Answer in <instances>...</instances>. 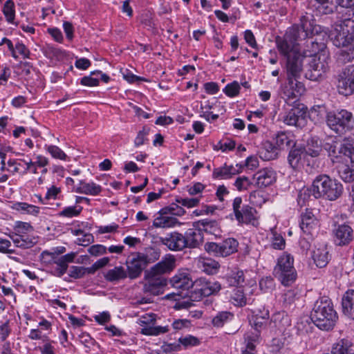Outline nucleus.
I'll return each mask as SVG.
<instances>
[{
    "label": "nucleus",
    "instance_id": "f257e3e1",
    "mask_svg": "<svg viewBox=\"0 0 354 354\" xmlns=\"http://www.w3.org/2000/svg\"><path fill=\"white\" fill-rule=\"evenodd\" d=\"M312 15H304L300 18L299 24L292 26L291 34L294 41L286 37H277L276 44L280 54L286 59L287 82L283 87V94L289 99L297 98L305 91L301 82L303 61L306 57L322 56L328 59L329 53L322 35V27L314 24Z\"/></svg>",
    "mask_w": 354,
    "mask_h": 354
},
{
    "label": "nucleus",
    "instance_id": "f03ea898",
    "mask_svg": "<svg viewBox=\"0 0 354 354\" xmlns=\"http://www.w3.org/2000/svg\"><path fill=\"white\" fill-rule=\"evenodd\" d=\"M310 319L320 330L326 331L332 330L338 319L332 301L327 297L318 299L311 311Z\"/></svg>",
    "mask_w": 354,
    "mask_h": 354
},
{
    "label": "nucleus",
    "instance_id": "7ed1b4c3",
    "mask_svg": "<svg viewBox=\"0 0 354 354\" xmlns=\"http://www.w3.org/2000/svg\"><path fill=\"white\" fill-rule=\"evenodd\" d=\"M343 190L341 183L328 175L320 174L313 180L309 192L315 198H324L333 201L341 196Z\"/></svg>",
    "mask_w": 354,
    "mask_h": 354
},
{
    "label": "nucleus",
    "instance_id": "20e7f679",
    "mask_svg": "<svg viewBox=\"0 0 354 354\" xmlns=\"http://www.w3.org/2000/svg\"><path fill=\"white\" fill-rule=\"evenodd\" d=\"M327 126L339 136H342L354 129V116L346 109L329 111L326 113Z\"/></svg>",
    "mask_w": 354,
    "mask_h": 354
},
{
    "label": "nucleus",
    "instance_id": "39448f33",
    "mask_svg": "<svg viewBox=\"0 0 354 354\" xmlns=\"http://www.w3.org/2000/svg\"><path fill=\"white\" fill-rule=\"evenodd\" d=\"M274 277L284 286H290L297 278V273L294 267V258L288 253H283L278 259L273 270Z\"/></svg>",
    "mask_w": 354,
    "mask_h": 354
},
{
    "label": "nucleus",
    "instance_id": "423d86ee",
    "mask_svg": "<svg viewBox=\"0 0 354 354\" xmlns=\"http://www.w3.org/2000/svg\"><path fill=\"white\" fill-rule=\"evenodd\" d=\"M330 37L337 47L354 44V20L350 17H342L331 30Z\"/></svg>",
    "mask_w": 354,
    "mask_h": 354
},
{
    "label": "nucleus",
    "instance_id": "0eeeda50",
    "mask_svg": "<svg viewBox=\"0 0 354 354\" xmlns=\"http://www.w3.org/2000/svg\"><path fill=\"white\" fill-rule=\"evenodd\" d=\"M274 145L270 142L265 144L266 151H262L261 156L262 158L269 160L274 159L277 155V149H284L285 147L295 146L294 136L290 132L281 131L278 132L274 138Z\"/></svg>",
    "mask_w": 354,
    "mask_h": 354
},
{
    "label": "nucleus",
    "instance_id": "6e6552de",
    "mask_svg": "<svg viewBox=\"0 0 354 354\" xmlns=\"http://www.w3.org/2000/svg\"><path fill=\"white\" fill-rule=\"evenodd\" d=\"M232 210L239 224H251L254 226L257 225L255 208L248 204H243L241 197H236L234 199Z\"/></svg>",
    "mask_w": 354,
    "mask_h": 354
},
{
    "label": "nucleus",
    "instance_id": "1a4fd4ad",
    "mask_svg": "<svg viewBox=\"0 0 354 354\" xmlns=\"http://www.w3.org/2000/svg\"><path fill=\"white\" fill-rule=\"evenodd\" d=\"M239 242L234 238H227L220 243L207 242L205 250L214 257H226L237 252Z\"/></svg>",
    "mask_w": 354,
    "mask_h": 354
},
{
    "label": "nucleus",
    "instance_id": "9d476101",
    "mask_svg": "<svg viewBox=\"0 0 354 354\" xmlns=\"http://www.w3.org/2000/svg\"><path fill=\"white\" fill-rule=\"evenodd\" d=\"M221 289V283L215 280L198 278L194 281L192 292L196 295V298L208 297L218 293Z\"/></svg>",
    "mask_w": 354,
    "mask_h": 354
},
{
    "label": "nucleus",
    "instance_id": "9b49d317",
    "mask_svg": "<svg viewBox=\"0 0 354 354\" xmlns=\"http://www.w3.org/2000/svg\"><path fill=\"white\" fill-rule=\"evenodd\" d=\"M337 88L339 93L350 95L354 93V64L344 68L338 75Z\"/></svg>",
    "mask_w": 354,
    "mask_h": 354
},
{
    "label": "nucleus",
    "instance_id": "f8f14e48",
    "mask_svg": "<svg viewBox=\"0 0 354 354\" xmlns=\"http://www.w3.org/2000/svg\"><path fill=\"white\" fill-rule=\"evenodd\" d=\"M328 59H322V56L310 57L308 62V70L305 77L313 81H317L328 69Z\"/></svg>",
    "mask_w": 354,
    "mask_h": 354
},
{
    "label": "nucleus",
    "instance_id": "ddd939ff",
    "mask_svg": "<svg viewBox=\"0 0 354 354\" xmlns=\"http://www.w3.org/2000/svg\"><path fill=\"white\" fill-rule=\"evenodd\" d=\"M333 234L335 243L339 246L348 245L354 239V230L346 223L335 225Z\"/></svg>",
    "mask_w": 354,
    "mask_h": 354
},
{
    "label": "nucleus",
    "instance_id": "4468645a",
    "mask_svg": "<svg viewBox=\"0 0 354 354\" xmlns=\"http://www.w3.org/2000/svg\"><path fill=\"white\" fill-rule=\"evenodd\" d=\"M175 266L176 260L172 255H169V257L162 259L149 270H146L145 274L146 276L164 277L163 274L172 271Z\"/></svg>",
    "mask_w": 354,
    "mask_h": 354
},
{
    "label": "nucleus",
    "instance_id": "2eb2a0df",
    "mask_svg": "<svg viewBox=\"0 0 354 354\" xmlns=\"http://www.w3.org/2000/svg\"><path fill=\"white\" fill-rule=\"evenodd\" d=\"M145 278L147 280L143 287L145 292L153 295H159L163 293L164 288L167 285V280L165 277L146 276L145 274Z\"/></svg>",
    "mask_w": 354,
    "mask_h": 354
},
{
    "label": "nucleus",
    "instance_id": "dca6fc26",
    "mask_svg": "<svg viewBox=\"0 0 354 354\" xmlns=\"http://www.w3.org/2000/svg\"><path fill=\"white\" fill-rule=\"evenodd\" d=\"M160 241L172 251H182L185 248L184 236L178 232H173L167 234L165 237H160Z\"/></svg>",
    "mask_w": 354,
    "mask_h": 354
},
{
    "label": "nucleus",
    "instance_id": "f3484780",
    "mask_svg": "<svg viewBox=\"0 0 354 354\" xmlns=\"http://www.w3.org/2000/svg\"><path fill=\"white\" fill-rule=\"evenodd\" d=\"M183 235L184 236L185 248H199L204 241L203 233L197 227L188 229Z\"/></svg>",
    "mask_w": 354,
    "mask_h": 354
},
{
    "label": "nucleus",
    "instance_id": "a211bd4d",
    "mask_svg": "<svg viewBox=\"0 0 354 354\" xmlns=\"http://www.w3.org/2000/svg\"><path fill=\"white\" fill-rule=\"evenodd\" d=\"M126 264L127 275L131 279L139 277L142 270L147 266L145 259L142 257H138V254L135 257L127 260Z\"/></svg>",
    "mask_w": 354,
    "mask_h": 354
},
{
    "label": "nucleus",
    "instance_id": "6ab92c4d",
    "mask_svg": "<svg viewBox=\"0 0 354 354\" xmlns=\"http://www.w3.org/2000/svg\"><path fill=\"white\" fill-rule=\"evenodd\" d=\"M306 109L293 107L283 116V121L290 126L299 127L305 120Z\"/></svg>",
    "mask_w": 354,
    "mask_h": 354
},
{
    "label": "nucleus",
    "instance_id": "aec40b11",
    "mask_svg": "<svg viewBox=\"0 0 354 354\" xmlns=\"http://www.w3.org/2000/svg\"><path fill=\"white\" fill-rule=\"evenodd\" d=\"M254 178L259 188L266 187L272 185L277 180V174L271 168H265L257 171Z\"/></svg>",
    "mask_w": 354,
    "mask_h": 354
},
{
    "label": "nucleus",
    "instance_id": "412c9836",
    "mask_svg": "<svg viewBox=\"0 0 354 354\" xmlns=\"http://www.w3.org/2000/svg\"><path fill=\"white\" fill-rule=\"evenodd\" d=\"M345 144L342 143L338 147V142L335 140H332L331 142H326L323 145V148L327 151L328 156L334 161V159L339 158H344L350 160V156L348 153H344L343 148Z\"/></svg>",
    "mask_w": 354,
    "mask_h": 354
},
{
    "label": "nucleus",
    "instance_id": "4be33fe9",
    "mask_svg": "<svg viewBox=\"0 0 354 354\" xmlns=\"http://www.w3.org/2000/svg\"><path fill=\"white\" fill-rule=\"evenodd\" d=\"M243 166L240 165L239 169H236L233 165H224L223 167L214 168L212 172V177L215 179H229L233 176L236 175L241 172Z\"/></svg>",
    "mask_w": 354,
    "mask_h": 354
},
{
    "label": "nucleus",
    "instance_id": "5701e85b",
    "mask_svg": "<svg viewBox=\"0 0 354 354\" xmlns=\"http://www.w3.org/2000/svg\"><path fill=\"white\" fill-rule=\"evenodd\" d=\"M318 224V221L311 211L306 210L301 216L300 227L304 233L311 234Z\"/></svg>",
    "mask_w": 354,
    "mask_h": 354
},
{
    "label": "nucleus",
    "instance_id": "b1692460",
    "mask_svg": "<svg viewBox=\"0 0 354 354\" xmlns=\"http://www.w3.org/2000/svg\"><path fill=\"white\" fill-rule=\"evenodd\" d=\"M171 286L176 289L188 290L192 288L193 290L194 281H193L187 273H178L174 275L171 279Z\"/></svg>",
    "mask_w": 354,
    "mask_h": 354
},
{
    "label": "nucleus",
    "instance_id": "393cba45",
    "mask_svg": "<svg viewBox=\"0 0 354 354\" xmlns=\"http://www.w3.org/2000/svg\"><path fill=\"white\" fill-rule=\"evenodd\" d=\"M193 226L198 227L202 233L205 232L216 236L221 232L219 224L216 220L202 219L194 222Z\"/></svg>",
    "mask_w": 354,
    "mask_h": 354
},
{
    "label": "nucleus",
    "instance_id": "a878e982",
    "mask_svg": "<svg viewBox=\"0 0 354 354\" xmlns=\"http://www.w3.org/2000/svg\"><path fill=\"white\" fill-rule=\"evenodd\" d=\"M12 241L16 247L21 249H29L35 245L37 242V237L29 235L24 234L23 236H17L13 235Z\"/></svg>",
    "mask_w": 354,
    "mask_h": 354
},
{
    "label": "nucleus",
    "instance_id": "bb28decb",
    "mask_svg": "<svg viewBox=\"0 0 354 354\" xmlns=\"http://www.w3.org/2000/svg\"><path fill=\"white\" fill-rule=\"evenodd\" d=\"M342 310L349 318L354 319V290H348L342 301Z\"/></svg>",
    "mask_w": 354,
    "mask_h": 354
},
{
    "label": "nucleus",
    "instance_id": "cd10ccee",
    "mask_svg": "<svg viewBox=\"0 0 354 354\" xmlns=\"http://www.w3.org/2000/svg\"><path fill=\"white\" fill-rule=\"evenodd\" d=\"M75 192L80 194L97 196L102 192V187L93 182L86 183L84 180H80L79 185L75 189Z\"/></svg>",
    "mask_w": 354,
    "mask_h": 354
},
{
    "label": "nucleus",
    "instance_id": "c85d7f7f",
    "mask_svg": "<svg viewBox=\"0 0 354 354\" xmlns=\"http://www.w3.org/2000/svg\"><path fill=\"white\" fill-rule=\"evenodd\" d=\"M312 257L319 268H324L328 263L329 254L326 246H322L313 250Z\"/></svg>",
    "mask_w": 354,
    "mask_h": 354
},
{
    "label": "nucleus",
    "instance_id": "c756f323",
    "mask_svg": "<svg viewBox=\"0 0 354 354\" xmlns=\"http://www.w3.org/2000/svg\"><path fill=\"white\" fill-rule=\"evenodd\" d=\"M127 277V270L122 266H115L113 269L109 270L104 274L105 279L112 283L125 279Z\"/></svg>",
    "mask_w": 354,
    "mask_h": 354
},
{
    "label": "nucleus",
    "instance_id": "7c9ffc66",
    "mask_svg": "<svg viewBox=\"0 0 354 354\" xmlns=\"http://www.w3.org/2000/svg\"><path fill=\"white\" fill-rule=\"evenodd\" d=\"M342 48L337 53V60L339 63L345 64L354 59V44H348Z\"/></svg>",
    "mask_w": 354,
    "mask_h": 354
},
{
    "label": "nucleus",
    "instance_id": "2f4dec72",
    "mask_svg": "<svg viewBox=\"0 0 354 354\" xmlns=\"http://www.w3.org/2000/svg\"><path fill=\"white\" fill-rule=\"evenodd\" d=\"M306 153L311 157L315 158L319 156L322 151L321 142L317 137H312L307 141L304 149Z\"/></svg>",
    "mask_w": 354,
    "mask_h": 354
},
{
    "label": "nucleus",
    "instance_id": "473e14b6",
    "mask_svg": "<svg viewBox=\"0 0 354 354\" xmlns=\"http://www.w3.org/2000/svg\"><path fill=\"white\" fill-rule=\"evenodd\" d=\"M271 322L279 330H283L290 325L289 316L284 311H279L274 313L271 318Z\"/></svg>",
    "mask_w": 354,
    "mask_h": 354
},
{
    "label": "nucleus",
    "instance_id": "72a5a7b5",
    "mask_svg": "<svg viewBox=\"0 0 354 354\" xmlns=\"http://www.w3.org/2000/svg\"><path fill=\"white\" fill-rule=\"evenodd\" d=\"M32 231L33 227L30 223L22 221H16L13 227V231L8 234V236L12 240L13 235L17 236H21L24 234H27Z\"/></svg>",
    "mask_w": 354,
    "mask_h": 354
},
{
    "label": "nucleus",
    "instance_id": "f704fd0d",
    "mask_svg": "<svg viewBox=\"0 0 354 354\" xmlns=\"http://www.w3.org/2000/svg\"><path fill=\"white\" fill-rule=\"evenodd\" d=\"M230 301L234 306L238 307H243L248 304V299L242 287H237L232 290Z\"/></svg>",
    "mask_w": 354,
    "mask_h": 354
},
{
    "label": "nucleus",
    "instance_id": "c9c22d12",
    "mask_svg": "<svg viewBox=\"0 0 354 354\" xmlns=\"http://www.w3.org/2000/svg\"><path fill=\"white\" fill-rule=\"evenodd\" d=\"M260 333L258 330L248 331L244 335L245 350L254 351L256 344L259 342Z\"/></svg>",
    "mask_w": 354,
    "mask_h": 354
},
{
    "label": "nucleus",
    "instance_id": "e433bc0d",
    "mask_svg": "<svg viewBox=\"0 0 354 354\" xmlns=\"http://www.w3.org/2000/svg\"><path fill=\"white\" fill-rule=\"evenodd\" d=\"M234 317V315L228 311H221L216 313L212 319V324L214 327L220 328L224 326L225 323L230 322Z\"/></svg>",
    "mask_w": 354,
    "mask_h": 354
},
{
    "label": "nucleus",
    "instance_id": "4c0bfd02",
    "mask_svg": "<svg viewBox=\"0 0 354 354\" xmlns=\"http://www.w3.org/2000/svg\"><path fill=\"white\" fill-rule=\"evenodd\" d=\"M339 11V14H342V17H354V0H338Z\"/></svg>",
    "mask_w": 354,
    "mask_h": 354
},
{
    "label": "nucleus",
    "instance_id": "58836bf2",
    "mask_svg": "<svg viewBox=\"0 0 354 354\" xmlns=\"http://www.w3.org/2000/svg\"><path fill=\"white\" fill-rule=\"evenodd\" d=\"M227 279L230 286H238L245 281L243 271L234 268L228 274Z\"/></svg>",
    "mask_w": 354,
    "mask_h": 354
},
{
    "label": "nucleus",
    "instance_id": "ea45409f",
    "mask_svg": "<svg viewBox=\"0 0 354 354\" xmlns=\"http://www.w3.org/2000/svg\"><path fill=\"white\" fill-rule=\"evenodd\" d=\"M304 149L302 148H292L290 149L288 161L290 167L296 169L299 167Z\"/></svg>",
    "mask_w": 354,
    "mask_h": 354
},
{
    "label": "nucleus",
    "instance_id": "a19ab883",
    "mask_svg": "<svg viewBox=\"0 0 354 354\" xmlns=\"http://www.w3.org/2000/svg\"><path fill=\"white\" fill-rule=\"evenodd\" d=\"M46 261L56 265L52 268L51 273L57 277H62L66 272L68 268V266L59 258L55 259V260H47Z\"/></svg>",
    "mask_w": 354,
    "mask_h": 354
},
{
    "label": "nucleus",
    "instance_id": "79ce46f5",
    "mask_svg": "<svg viewBox=\"0 0 354 354\" xmlns=\"http://www.w3.org/2000/svg\"><path fill=\"white\" fill-rule=\"evenodd\" d=\"M176 223L177 219L174 217L160 216L154 219L153 226L165 228L174 227Z\"/></svg>",
    "mask_w": 354,
    "mask_h": 354
},
{
    "label": "nucleus",
    "instance_id": "37998d69",
    "mask_svg": "<svg viewBox=\"0 0 354 354\" xmlns=\"http://www.w3.org/2000/svg\"><path fill=\"white\" fill-rule=\"evenodd\" d=\"M201 268L203 272L208 274H214L218 272L220 268L218 262L212 259H207L201 262Z\"/></svg>",
    "mask_w": 354,
    "mask_h": 354
},
{
    "label": "nucleus",
    "instance_id": "c03bdc74",
    "mask_svg": "<svg viewBox=\"0 0 354 354\" xmlns=\"http://www.w3.org/2000/svg\"><path fill=\"white\" fill-rule=\"evenodd\" d=\"M86 274H91L90 269L83 266H73L70 268L68 276L75 279L83 278Z\"/></svg>",
    "mask_w": 354,
    "mask_h": 354
},
{
    "label": "nucleus",
    "instance_id": "a18cd8bd",
    "mask_svg": "<svg viewBox=\"0 0 354 354\" xmlns=\"http://www.w3.org/2000/svg\"><path fill=\"white\" fill-rule=\"evenodd\" d=\"M15 208L18 211L37 216L39 213V207L27 203H17L15 204Z\"/></svg>",
    "mask_w": 354,
    "mask_h": 354
},
{
    "label": "nucleus",
    "instance_id": "49530a36",
    "mask_svg": "<svg viewBox=\"0 0 354 354\" xmlns=\"http://www.w3.org/2000/svg\"><path fill=\"white\" fill-rule=\"evenodd\" d=\"M3 13L9 23H12L15 19V3L12 0H7L3 8Z\"/></svg>",
    "mask_w": 354,
    "mask_h": 354
},
{
    "label": "nucleus",
    "instance_id": "de8ad7c7",
    "mask_svg": "<svg viewBox=\"0 0 354 354\" xmlns=\"http://www.w3.org/2000/svg\"><path fill=\"white\" fill-rule=\"evenodd\" d=\"M160 256V250L153 248H147L145 254L138 253V257H142L145 259L147 261V265L158 259Z\"/></svg>",
    "mask_w": 354,
    "mask_h": 354
},
{
    "label": "nucleus",
    "instance_id": "09e8293b",
    "mask_svg": "<svg viewBox=\"0 0 354 354\" xmlns=\"http://www.w3.org/2000/svg\"><path fill=\"white\" fill-rule=\"evenodd\" d=\"M159 213L162 215L169 213L174 216H181L185 214V210L176 203H171L169 206L161 209Z\"/></svg>",
    "mask_w": 354,
    "mask_h": 354
},
{
    "label": "nucleus",
    "instance_id": "8fccbe9b",
    "mask_svg": "<svg viewBox=\"0 0 354 354\" xmlns=\"http://www.w3.org/2000/svg\"><path fill=\"white\" fill-rule=\"evenodd\" d=\"M169 330V326H155L154 325L152 327H148L147 328H141V334L145 335H158L160 334L166 333Z\"/></svg>",
    "mask_w": 354,
    "mask_h": 354
},
{
    "label": "nucleus",
    "instance_id": "3c124183",
    "mask_svg": "<svg viewBox=\"0 0 354 354\" xmlns=\"http://www.w3.org/2000/svg\"><path fill=\"white\" fill-rule=\"evenodd\" d=\"M53 251L50 252L48 250H44L41 252V256L44 261H46V258L48 260H55V259H58V255L62 254L66 252V248L63 246L57 247L53 249Z\"/></svg>",
    "mask_w": 354,
    "mask_h": 354
},
{
    "label": "nucleus",
    "instance_id": "603ef678",
    "mask_svg": "<svg viewBox=\"0 0 354 354\" xmlns=\"http://www.w3.org/2000/svg\"><path fill=\"white\" fill-rule=\"evenodd\" d=\"M345 147L343 148L344 153L350 156V161L354 163V132L344 140Z\"/></svg>",
    "mask_w": 354,
    "mask_h": 354
},
{
    "label": "nucleus",
    "instance_id": "864d4df0",
    "mask_svg": "<svg viewBox=\"0 0 354 354\" xmlns=\"http://www.w3.org/2000/svg\"><path fill=\"white\" fill-rule=\"evenodd\" d=\"M338 173L340 178L345 183L354 182V169H351L348 165L341 167Z\"/></svg>",
    "mask_w": 354,
    "mask_h": 354
},
{
    "label": "nucleus",
    "instance_id": "5fc2aeb1",
    "mask_svg": "<svg viewBox=\"0 0 354 354\" xmlns=\"http://www.w3.org/2000/svg\"><path fill=\"white\" fill-rule=\"evenodd\" d=\"M241 89L240 84L238 82L234 81L227 84L223 89V92L230 97H234L239 94Z\"/></svg>",
    "mask_w": 354,
    "mask_h": 354
},
{
    "label": "nucleus",
    "instance_id": "6e6d98bb",
    "mask_svg": "<svg viewBox=\"0 0 354 354\" xmlns=\"http://www.w3.org/2000/svg\"><path fill=\"white\" fill-rule=\"evenodd\" d=\"M259 283L260 289L265 292H271L275 286L274 281L271 277H263Z\"/></svg>",
    "mask_w": 354,
    "mask_h": 354
},
{
    "label": "nucleus",
    "instance_id": "4d7b16f0",
    "mask_svg": "<svg viewBox=\"0 0 354 354\" xmlns=\"http://www.w3.org/2000/svg\"><path fill=\"white\" fill-rule=\"evenodd\" d=\"M156 318L154 314H145L141 316L137 323L142 326V328H147L148 327H152L155 324Z\"/></svg>",
    "mask_w": 354,
    "mask_h": 354
},
{
    "label": "nucleus",
    "instance_id": "13d9d810",
    "mask_svg": "<svg viewBox=\"0 0 354 354\" xmlns=\"http://www.w3.org/2000/svg\"><path fill=\"white\" fill-rule=\"evenodd\" d=\"M82 209V207H77V206H69L64 208L58 213V215L62 217L72 218L73 216H78Z\"/></svg>",
    "mask_w": 354,
    "mask_h": 354
},
{
    "label": "nucleus",
    "instance_id": "bf43d9fd",
    "mask_svg": "<svg viewBox=\"0 0 354 354\" xmlns=\"http://www.w3.org/2000/svg\"><path fill=\"white\" fill-rule=\"evenodd\" d=\"M272 246L276 250H283L285 248L286 242L283 236L272 230Z\"/></svg>",
    "mask_w": 354,
    "mask_h": 354
},
{
    "label": "nucleus",
    "instance_id": "052dcab7",
    "mask_svg": "<svg viewBox=\"0 0 354 354\" xmlns=\"http://www.w3.org/2000/svg\"><path fill=\"white\" fill-rule=\"evenodd\" d=\"M149 128L143 127L142 130L139 131L137 136L134 140V145L136 147H140L145 144V141L147 140V136L149 133Z\"/></svg>",
    "mask_w": 354,
    "mask_h": 354
},
{
    "label": "nucleus",
    "instance_id": "680f3d73",
    "mask_svg": "<svg viewBox=\"0 0 354 354\" xmlns=\"http://www.w3.org/2000/svg\"><path fill=\"white\" fill-rule=\"evenodd\" d=\"M250 185L251 183L246 176L238 177L234 183V185L239 192L247 190Z\"/></svg>",
    "mask_w": 354,
    "mask_h": 354
},
{
    "label": "nucleus",
    "instance_id": "e2e57ef3",
    "mask_svg": "<svg viewBox=\"0 0 354 354\" xmlns=\"http://www.w3.org/2000/svg\"><path fill=\"white\" fill-rule=\"evenodd\" d=\"M176 201L177 203L180 204L183 206L191 208L197 206L199 204L200 199L198 198H178L176 199Z\"/></svg>",
    "mask_w": 354,
    "mask_h": 354
},
{
    "label": "nucleus",
    "instance_id": "0e129e2a",
    "mask_svg": "<svg viewBox=\"0 0 354 354\" xmlns=\"http://www.w3.org/2000/svg\"><path fill=\"white\" fill-rule=\"evenodd\" d=\"M47 150L55 158L65 160L66 158V153L57 146L50 145L48 147Z\"/></svg>",
    "mask_w": 354,
    "mask_h": 354
},
{
    "label": "nucleus",
    "instance_id": "69168bd1",
    "mask_svg": "<svg viewBox=\"0 0 354 354\" xmlns=\"http://www.w3.org/2000/svg\"><path fill=\"white\" fill-rule=\"evenodd\" d=\"M171 326L174 330L178 331L189 328L191 326V322L187 319H178L173 322Z\"/></svg>",
    "mask_w": 354,
    "mask_h": 354
},
{
    "label": "nucleus",
    "instance_id": "338daca9",
    "mask_svg": "<svg viewBox=\"0 0 354 354\" xmlns=\"http://www.w3.org/2000/svg\"><path fill=\"white\" fill-rule=\"evenodd\" d=\"M179 342L185 347L194 346L199 344V339L192 335H187L183 337L179 338Z\"/></svg>",
    "mask_w": 354,
    "mask_h": 354
},
{
    "label": "nucleus",
    "instance_id": "774afa93",
    "mask_svg": "<svg viewBox=\"0 0 354 354\" xmlns=\"http://www.w3.org/2000/svg\"><path fill=\"white\" fill-rule=\"evenodd\" d=\"M80 83L86 86H95L99 84V78L96 75H91V73L90 75L83 77Z\"/></svg>",
    "mask_w": 354,
    "mask_h": 354
}]
</instances>
